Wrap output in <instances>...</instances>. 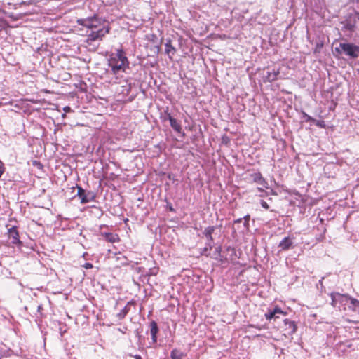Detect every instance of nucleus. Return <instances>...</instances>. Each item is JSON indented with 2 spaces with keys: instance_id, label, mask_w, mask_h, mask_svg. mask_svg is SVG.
<instances>
[{
  "instance_id": "obj_29",
  "label": "nucleus",
  "mask_w": 359,
  "mask_h": 359,
  "mask_svg": "<svg viewBox=\"0 0 359 359\" xmlns=\"http://www.w3.org/2000/svg\"><path fill=\"white\" fill-rule=\"evenodd\" d=\"M341 48L340 47L339 48H338V47L335 48V51L339 53H341Z\"/></svg>"
},
{
  "instance_id": "obj_18",
  "label": "nucleus",
  "mask_w": 359,
  "mask_h": 359,
  "mask_svg": "<svg viewBox=\"0 0 359 359\" xmlns=\"http://www.w3.org/2000/svg\"><path fill=\"white\" fill-rule=\"evenodd\" d=\"M104 238L106 241L110 242V243H116L119 241V237L116 233H105L104 234Z\"/></svg>"
},
{
  "instance_id": "obj_25",
  "label": "nucleus",
  "mask_w": 359,
  "mask_h": 359,
  "mask_svg": "<svg viewBox=\"0 0 359 359\" xmlns=\"http://www.w3.org/2000/svg\"><path fill=\"white\" fill-rule=\"evenodd\" d=\"M260 204H261L262 207L265 208V209H269V206L268 203L265 201H264V200H261Z\"/></svg>"
},
{
  "instance_id": "obj_8",
  "label": "nucleus",
  "mask_w": 359,
  "mask_h": 359,
  "mask_svg": "<svg viewBox=\"0 0 359 359\" xmlns=\"http://www.w3.org/2000/svg\"><path fill=\"white\" fill-rule=\"evenodd\" d=\"M287 313L284 312L281 310L280 308L276 306L273 309H269L266 313H265L264 316L267 320L276 319L280 317V315L286 316Z\"/></svg>"
},
{
  "instance_id": "obj_11",
  "label": "nucleus",
  "mask_w": 359,
  "mask_h": 359,
  "mask_svg": "<svg viewBox=\"0 0 359 359\" xmlns=\"http://www.w3.org/2000/svg\"><path fill=\"white\" fill-rule=\"evenodd\" d=\"M250 177L252 179L253 182L262 186L264 188L267 189L269 187V184L267 181L262 177V174L259 172L252 173L250 175Z\"/></svg>"
},
{
  "instance_id": "obj_22",
  "label": "nucleus",
  "mask_w": 359,
  "mask_h": 359,
  "mask_svg": "<svg viewBox=\"0 0 359 359\" xmlns=\"http://www.w3.org/2000/svg\"><path fill=\"white\" fill-rule=\"evenodd\" d=\"M243 219H244V223H243L244 226L245 228H248L249 221H250V215H247L244 216V217Z\"/></svg>"
},
{
  "instance_id": "obj_9",
  "label": "nucleus",
  "mask_w": 359,
  "mask_h": 359,
  "mask_svg": "<svg viewBox=\"0 0 359 359\" xmlns=\"http://www.w3.org/2000/svg\"><path fill=\"white\" fill-rule=\"evenodd\" d=\"M215 230V227L213 226H210L205 228L203 234L207 240L206 245L209 246V248L211 249L213 244V238L212 233Z\"/></svg>"
},
{
  "instance_id": "obj_34",
  "label": "nucleus",
  "mask_w": 359,
  "mask_h": 359,
  "mask_svg": "<svg viewBox=\"0 0 359 359\" xmlns=\"http://www.w3.org/2000/svg\"><path fill=\"white\" fill-rule=\"evenodd\" d=\"M64 109L65 111H68L70 109V108H69V107H66L64 108Z\"/></svg>"
},
{
  "instance_id": "obj_31",
  "label": "nucleus",
  "mask_w": 359,
  "mask_h": 359,
  "mask_svg": "<svg viewBox=\"0 0 359 359\" xmlns=\"http://www.w3.org/2000/svg\"><path fill=\"white\" fill-rule=\"evenodd\" d=\"M305 116H306L308 121L313 120V118L307 114H305Z\"/></svg>"
},
{
  "instance_id": "obj_1",
  "label": "nucleus",
  "mask_w": 359,
  "mask_h": 359,
  "mask_svg": "<svg viewBox=\"0 0 359 359\" xmlns=\"http://www.w3.org/2000/svg\"><path fill=\"white\" fill-rule=\"evenodd\" d=\"M76 23L88 29L86 41L88 43L102 40L109 32V27L105 26L102 19L95 15L86 18H79L76 20Z\"/></svg>"
},
{
  "instance_id": "obj_20",
  "label": "nucleus",
  "mask_w": 359,
  "mask_h": 359,
  "mask_svg": "<svg viewBox=\"0 0 359 359\" xmlns=\"http://www.w3.org/2000/svg\"><path fill=\"white\" fill-rule=\"evenodd\" d=\"M348 307L351 309L353 311L359 313V301L357 300L356 299L352 298Z\"/></svg>"
},
{
  "instance_id": "obj_39",
  "label": "nucleus",
  "mask_w": 359,
  "mask_h": 359,
  "mask_svg": "<svg viewBox=\"0 0 359 359\" xmlns=\"http://www.w3.org/2000/svg\"><path fill=\"white\" fill-rule=\"evenodd\" d=\"M323 280H324V278H322V279L319 282L321 283Z\"/></svg>"
},
{
  "instance_id": "obj_6",
  "label": "nucleus",
  "mask_w": 359,
  "mask_h": 359,
  "mask_svg": "<svg viewBox=\"0 0 359 359\" xmlns=\"http://www.w3.org/2000/svg\"><path fill=\"white\" fill-rule=\"evenodd\" d=\"M77 196H79L82 204L95 201V194L94 192L91 191H86L82 187L79 186L77 187Z\"/></svg>"
},
{
  "instance_id": "obj_36",
  "label": "nucleus",
  "mask_w": 359,
  "mask_h": 359,
  "mask_svg": "<svg viewBox=\"0 0 359 359\" xmlns=\"http://www.w3.org/2000/svg\"><path fill=\"white\" fill-rule=\"evenodd\" d=\"M217 250L219 252L221 250V247L217 248Z\"/></svg>"
},
{
  "instance_id": "obj_5",
  "label": "nucleus",
  "mask_w": 359,
  "mask_h": 359,
  "mask_svg": "<svg viewBox=\"0 0 359 359\" xmlns=\"http://www.w3.org/2000/svg\"><path fill=\"white\" fill-rule=\"evenodd\" d=\"M340 48L346 55L352 58H357L359 55V46L353 43H341Z\"/></svg>"
},
{
  "instance_id": "obj_10",
  "label": "nucleus",
  "mask_w": 359,
  "mask_h": 359,
  "mask_svg": "<svg viewBox=\"0 0 359 359\" xmlns=\"http://www.w3.org/2000/svg\"><path fill=\"white\" fill-rule=\"evenodd\" d=\"M8 236L11 239V243L15 245H22V242L19 238V233L15 226H13L8 229Z\"/></svg>"
},
{
  "instance_id": "obj_27",
  "label": "nucleus",
  "mask_w": 359,
  "mask_h": 359,
  "mask_svg": "<svg viewBox=\"0 0 359 359\" xmlns=\"http://www.w3.org/2000/svg\"><path fill=\"white\" fill-rule=\"evenodd\" d=\"M248 327H255V328H257V329H258L259 330L262 329V327L258 326V325H249Z\"/></svg>"
},
{
  "instance_id": "obj_21",
  "label": "nucleus",
  "mask_w": 359,
  "mask_h": 359,
  "mask_svg": "<svg viewBox=\"0 0 359 359\" xmlns=\"http://www.w3.org/2000/svg\"><path fill=\"white\" fill-rule=\"evenodd\" d=\"M283 322H284L285 325L287 327L292 329V331H291L292 333H294L296 331L297 326L294 321H291L288 319H284Z\"/></svg>"
},
{
  "instance_id": "obj_37",
  "label": "nucleus",
  "mask_w": 359,
  "mask_h": 359,
  "mask_svg": "<svg viewBox=\"0 0 359 359\" xmlns=\"http://www.w3.org/2000/svg\"><path fill=\"white\" fill-rule=\"evenodd\" d=\"M208 246L207 245V247H205V248H204L203 251H207V250H208Z\"/></svg>"
},
{
  "instance_id": "obj_35",
  "label": "nucleus",
  "mask_w": 359,
  "mask_h": 359,
  "mask_svg": "<svg viewBox=\"0 0 359 359\" xmlns=\"http://www.w3.org/2000/svg\"><path fill=\"white\" fill-rule=\"evenodd\" d=\"M41 307H42V306H41V305H39V306H38V311L41 310Z\"/></svg>"
},
{
  "instance_id": "obj_16",
  "label": "nucleus",
  "mask_w": 359,
  "mask_h": 359,
  "mask_svg": "<svg viewBox=\"0 0 359 359\" xmlns=\"http://www.w3.org/2000/svg\"><path fill=\"white\" fill-rule=\"evenodd\" d=\"M134 302L130 301L127 303V304L123 307V309L120 311L119 313L117 314V317L121 320L126 317V316L128 314V313L130 311V306L133 305Z\"/></svg>"
},
{
  "instance_id": "obj_7",
  "label": "nucleus",
  "mask_w": 359,
  "mask_h": 359,
  "mask_svg": "<svg viewBox=\"0 0 359 359\" xmlns=\"http://www.w3.org/2000/svg\"><path fill=\"white\" fill-rule=\"evenodd\" d=\"M163 119V121L168 120L172 129L177 133L182 134V136H184L185 134L182 131L180 123L172 116L168 109L164 111Z\"/></svg>"
},
{
  "instance_id": "obj_26",
  "label": "nucleus",
  "mask_w": 359,
  "mask_h": 359,
  "mask_svg": "<svg viewBox=\"0 0 359 359\" xmlns=\"http://www.w3.org/2000/svg\"><path fill=\"white\" fill-rule=\"evenodd\" d=\"M83 266L86 269H91L93 268V264L90 262H86Z\"/></svg>"
},
{
  "instance_id": "obj_4",
  "label": "nucleus",
  "mask_w": 359,
  "mask_h": 359,
  "mask_svg": "<svg viewBox=\"0 0 359 359\" xmlns=\"http://www.w3.org/2000/svg\"><path fill=\"white\" fill-rule=\"evenodd\" d=\"M358 19H359V13H358L355 12L353 13H350L346 17L345 20L341 22L343 25L342 29L345 30V31H348L351 32H353L355 28L356 23H357V21Z\"/></svg>"
},
{
  "instance_id": "obj_38",
  "label": "nucleus",
  "mask_w": 359,
  "mask_h": 359,
  "mask_svg": "<svg viewBox=\"0 0 359 359\" xmlns=\"http://www.w3.org/2000/svg\"><path fill=\"white\" fill-rule=\"evenodd\" d=\"M258 190L260 191H263V189L262 188H258Z\"/></svg>"
},
{
  "instance_id": "obj_24",
  "label": "nucleus",
  "mask_w": 359,
  "mask_h": 359,
  "mask_svg": "<svg viewBox=\"0 0 359 359\" xmlns=\"http://www.w3.org/2000/svg\"><path fill=\"white\" fill-rule=\"evenodd\" d=\"M5 170L4 165L3 162L0 160V177L2 176Z\"/></svg>"
},
{
  "instance_id": "obj_28",
  "label": "nucleus",
  "mask_w": 359,
  "mask_h": 359,
  "mask_svg": "<svg viewBox=\"0 0 359 359\" xmlns=\"http://www.w3.org/2000/svg\"><path fill=\"white\" fill-rule=\"evenodd\" d=\"M242 219H243V218H238V219L234 220V223L235 224L240 223V222H241Z\"/></svg>"
},
{
  "instance_id": "obj_12",
  "label": "nucleus",
  "mask_w": 359,
  "mask_h": 359,
  "mask_svg": "<svg viewBox=\"0 0 359 359\" xmlns=\"http://www.w3.org/2000/svg\"><path fill=\"white\" fill-rule=\"evenodd\" d=\"M278 248L280 250H288L294 248L293 238L287 236L285 237L278 244Z\"/></svg>"
},
{
  "instance_id": "obj_13",
  "label": "nucleus",
  "mask_w": 359,
  "mask_h": 359,
  "mask_svg": "<svg viewBox=\"0 0 359 359\" xmlns=\"http://www.w3.org/2000/svg\"><path fill=\"white\" fill-rule=\"evenodd\" d=\"M158 330H159L157 323L154 320H152L150 323V334L153 343H156L157 341V334Z\"/></svg>"
},
{
  "instance_id": "obj_23",
  "label": "nucleus",
  "mask_w": 359,
  "mask_h": 359,
  "mask_svg": "<svg viewBox=\"0 0 359 359\" xmlns=\"http://www.w3.org/2000/svg\"><path fill=\"white\" fill-rule=\"evenodd\" d=\"M33 4V1H29L28 2H27V1H22L20 4H15V8L16 9L18 6L20 7L22 5H29V4Z\"/></svg>"
},
{
  "instance_id": "obj_19",
  "label": "nucleus",
  "mask_w": 359,
  "mask_h": 359,
  "mask_svg": "<svg viewBox=\"0 0 359 359\" xmlns=\"http://www.w3.org/2000/svg\"><path fill=\"white\" fill-rule=\"evenodd\" d=\"M185 354L180 350L175 348L170 353V358L172 359H182Z\"/></svg>"
},
{
  "instance_id": "obj_3",
  "label": "nucleus",
  "mask_w": 359,
  "mask_h": 359,
  "mask_svg": "<svg viewBox=\"0 0 359 359\" xmlns=\"http://www.w3.org/2000/svg\"><path fill=\"white\" fill-rule=\"evenodd\" d=\"M332 299V305L339 309H345L346 306H349L352 297L347 294H343L338 292H332L330 294Z\"/></svg>"
},
{
  "instance_id": "obj_15",
  "label": "nucleus",
  "mask_w": 359,
  "mask_h": 359,
  "mask_svg": "<svg viewBox=\"0 0 359 359\" xmlns=\"http://www.w3.org/2000/svg\"><path fill=\"white\" fill-rule=\"evenodd\" d=\"M279 74V69H273L271 71L267 72V74L265 76V81L273 82L278 79Z\"/></svg>"
},
{
  "instance_id": "obj_17",
  "label": "nucleus",
  "mask_w": 359,
  "mask_h": 359,
  "mask_svg": "<svg viewBox=\"0 0 359 359\" xmlns=\"http://www.w3.org/2000/svg\"><path fill=\"white\" fill-rule=\"evenodd\" d=\"M36 12V8H34L32 10L26 11L25 13H18V14H16V15H14L13 13H12L11 15H9V17L11 18H13L15 20H18L22 19L25 15H28L34 13Z\"/></svg>"
},
{
  "instance_id": "obj_30",
  "label": "nucleus",
  "mask_w": 359,
  "mask_h": 359,
  "mask_svg": "<svg viewBox=\"0 0 359 359\" xmlns=\"http://www.w3.org/2000/svg\"><path fill=\"white\" fill-rule=\"evenodd\" d=\"M133 357L135 359H142V357L140 355H135Z\"/></svg>"
},
{
  "instance_id": "obj_14",
  "label": "nucleus",
  "mask_w": 359,
  "mask_h": 359,
  "mask_svg": "<svg viewBox=\"0 0 359 359\" xmlns=\"http://www.w3.org/2000/svg\"><path fill=\"white\" fill-rule=\"evenodd\" d=\"M176 52V49L172 45V41L170 39H168L166 43H165V53L167 54L170 59H172L173 55H175Z\"/></svg>"
},
{
  "instance_id": "obj_2",
  "label": "nucleus",
  "mask_w": 359,
  "mask_h": 359,
  "mask_svg": "<svg viewBox=\"0 0 359 359\" xmlns=\"http://www.w3.org/2000/svg\"><path fill=\"white\" fill-rule=\"evenodd\" d=\"M129 61L122 48L116 50V53H111L108 59V65L114 75H119L126 72L129 68Z\"/></svg>"
},
{
  "instance_id": "obj_33",
  "label": "nucleus",
  "mask_w": 359,
  "mask_h": 359,
  "mask_svg": "<svg viewBox=\"0 0 359 359\" xmlns=\"http://www.w3.org/2000/svg\"><path fill=\"white\" fill-rule=\"evenodd\" d=\"M317 126H320V127H323L324 126V125L322 123H320V122H318L317 123Z\"/></svg>"
},
{
  "instance_id": "obj_32",
  "label": "nucleus",
  "mask_w": 359,
  "mask_h": 359,
  "mask_svg": "<svg viewBox=\"0 0 359 359\" xmlns=\"http://www.w3.org/2000/svg\"><path fill=\"white\" fill-rule=\"evenodd\" d=\"M322 46H323V43H318L317 45H316V48H321Z\"/></svg>"
}]
</instances>
